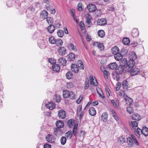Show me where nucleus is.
<instances>
[{"label":"nucleus","mask_w":148,"mask_h":148,"mask_svg":"<svg viewBox=\"0 0 148 148\" xmlns=\"http://www.w3.org/2000/svg\"><path fill=\"white\" fill-rule=\"evenodd\" d=\"M127 63V60L125 58L123 59L120 62V65L119 67V69H117V73L120 74L123 72H126L129 71V69L131 68L128 65Z\"/></svg>","instance_id":"obj_1"},{"label":"nucleus","mask_w":148,"mask_h":148,"mask_svg":"<svg viewBox=\"0 0 148 148\" xmlns=\"http://www.w3.org/2000/svg\"><path fill=\"white\" fill-rule=\"evenodd\" d=\"M63 96L64 98H70L71 99L75 98V95L72 91H69L67 90H64L63 92Z\"/></svg>","instance_id":"obj_2"},{"label":"nucleus","mask_w":148,"mask_h":148,"mask_svg":"<svg viewBox=\"0 0 148 148\" xmlns=\"http://www.w3.org/2000/svg\"><path fill=\"white\" fill-rule=\"evenodd\" d=\"M130 60L127 62L128 65L130 67H133L135 64V62L134 60L137 58V57L136 55L134 53L132 54L131 56H130Z\"/></svg>","instance_id":"obj_3"},{"label":"nucleus","mask_w":148,"mask_h":148,"mask_svg":"<svg viewBox=\"0 0 148 148\" xmlns=\"http://www.w3.org/2000/svg\"><path fill=\"white\" fill-rule=\"evenodd\" d=\"M133 67L131 68H129V71L128 72H130L131 75L132 76H134L137 75L139 74L140 72V70L139 69L137 68H133Z\"/></svg>","instance_id":"obj_4"},{"label":"nucleus","mask_w":148,"mask_h":148,"mask_svg":"<svg viewBox=\"0 0 148 148\" xmlns=\"http://www.w3.org/2000/svg\"><path fill=\"white\" fill-rule=\"evenodd\" d=\"M46 140L49 143H54L56 140V138L54 136L50 134H48L46 137Z\"/></svg>","instance_id":"obj_5"},{"label":"nucleus","mask_w":148,"mask_h":148,"mask_svg":"<svg viewBox=\"0 0 148 148\" xmlns=\"http://www.w3.org/2000/svg\"><path fill=\"white\" fill-rule=\"evenodd\" d=\"M90 84L94 86H97L98 83L95 77L93 76H90Z\"/></svg>","instance_id":"obj_6"},{"label":"nucleus","mask_w":148,"mask_h":148,"mask_svg":"<svg viewBox=\"0 0 148 148\" xmlns=\"http://www.w3.org/2000/svg\"><path fill=\"white\" fill-rule=\"evenodd\" d=\"M93 46H96L98 47L100 51H103L104 49V46L103 43H101L99 42H95L93 43Z\"/></svg>","instance_id":"obj_7"},{"label":"nucleus","mask_w":148,"mask_h":148,"mask_svg":"<svg viewBox=\"0 0 148 148\" xmlns=\"http://www.w3.org/2000/svg\"><path fill=\"white\" fill-rule=\"evenodd\" d=\"M53 134L56 136L58 137L62 135L63 132L62 130L60 128H54Z\"/></svg>","instance_id":"obj_8"},{"label":"nucleus","mask_w":148,"mask_h":148,"mask_svg":"<svg viewBox=\"0 0 148 148\" xmlns=\"http://www.w3.org/2000/svg\"><path fill=\"white\" fill-rule=\"evenodd\" d=\"M87 8L89 12H93L97 10L96 6L92 4H90L88 5Z\"/></svg>","instance_id":"obj_9"},{"label":"nucleus","mask_w":148,"mask_h":148,"mask_svg":"<svg viewBox=\"0 0 148 148\" xmlns=\"http://www.w3.org/2000/svg\"><path fill=\"white\" fill-rule=\"evenodd\" d=\"M58 116L60 119H64L66 116L65 111L63 110H60L58 112Z\"/></svg>","instance_id":"obj_10"},{"label":"nucleus","mask_w":148,"mask_h":148,"mask_svg":"<svg viewBox=\"0 0 148 148\" xmlns=\"http://www.w3.org/2000/svg\"><path fill=\"white\" fill-rule=\"evenodd\" d=\"M71 69L72 72L76 73L79 72V67L78 65L75 64H73L71 65Z\"/></svg>","instance_id":"obj_11"},{"label":"nucleus","mask_w":148,"mask_h":148,"mask_svg":"<svg viewBox=\"0 0 148 148\" xmlns=\"http://www.w3.org/2000/svg\"><path fill=\"white\" fill-rule=\"evenodd\" d=\"M107 23V21L105 18H101L97 21V24L99 25H103Z\"/></svg>","instance_id":"obj_12"},{"label":"nucleus","mask_w":148,"mask_h":148,"mask_svg":"<svg viewBox=\"0 0 148 148\" xmlns=\"http://www.w3.org/2000/svg\"><path fill=\"white\" fill-rule=\"evenodd\" d=\"M47 107L49 110H53L56 107V104L52 102H48L47 104H46Z\"/></svg>","instance_id":"obj_13"},{"label":"nucleus","mask_w":148,"mask_h":148,"mask_svg":"<svg viewBox=\"0 0 148 148\" xmlns=\"http://www.w3.org/2000/svg\"><path fill=\"white\" fill-rule=\"evenodd\" d=\"M129 125L132 130H134L138 126V123L136 121H130Z\"/></svg>","instance_id":"obj_14"},{"label":"nucleus","mask_w":148,"mask_h":148,"mask_svg":"<svg viewBox=\"0 0 148 148\" xmlns=\"http://www.w3.org/2000/svg\"><path fill=\"white\" fill-rule=\"evenodd\" d=\"M56 128L60 129L62 128L64 126V123L62 121L59 120L56 121Z\"/></svg>","instance_id":"obj_15"},{"label":"nucleus","mask_w":148,"mask_h":148,"mask_svg":"<svg viewBox=\"0 0 148 148\" xmlns=\"http://www.w3.org/2000/svg\"><path fill=\"white\" fill-rule=\"evenodd\" d=\"M52 69L54 71L58 72L60 70V66L58 64H55L53 65Z\"/></svg>","instance_id":"obj_16"},{"label":"nucleus","mask_w":148,"mask_h":148,"mask_svg":"<svg viewBox=\"0 0 148 148\" xmlns=\"http://www.w3.org/2000/svg\"><path fill=\"white\" fill-rule=\"evenodd\" d=\"M55 29V27L53 25H49L47 28V31L49 33L51 34L53 33L54 32Z\"/></svg>","instance_id":"obj_17"},{"label":"nucleus","mask_w":148,"mask_h":148,"mask_svg":"<svg viewBox=\"0 0 148 148\" xmlns=\"http://www.w3.org/2000/svg\"><path fill=\"white\" fill-rule=\"evenodd\" d=\"M139 34V32L137 29H134L132 30L131 35L134 37H136L138 36Z\"/></svg>","instance_id":"obj_18"},{"label":"nucleus","mask_w":148,"mask_h":148,"mask_svg":"<svg viewBox=\"0 0 148 148\" xmlns=\"http://www.w3.org/2000/svg\"><path fill=\"white\" fill-rule=\"evenodd\" d=\"M142 134L145 136H148V128L146 126L143 127L141 130Z\"/></svg>","instance_id":"obj_19"},{"label":"nucleus","mask_w":148,"mask_h":148,"mask_svg":"<svg viewBox=\"0 0 148 148\" xmlns=\"http://www.w3.org/2000/svg\"><path fill=\"white\" fill-rule=\"evenodd\" d=\"M141 130L139 127L135 128L134 130H132L134 132L135 134L139 138L140 137V134L141 132Z\"/></svg>","instance_id":"obj_20"},{"label":"nucleus","mask_w":148,"mask_h":148,"mask_svg":"<svg viewBox=\"0 0 148 148\" xmlns=\"http://www.w3.org/2000/svg\"><path fill=\"white\" fill-rule=\"evenodd\" d=\"M109 67L111 70H116L117 68L118 65L116 62H113L110 64L109 65Z\"/></svg>","instance_id":"obj_21"},{"label":"nucleus","mask_w":148,"mask_h":148,"mask_svg":"<svg viewBox=\"0 0 148 148\" xmlns=\"http://www.w3.org/2000/svg\"><path fill=\"white\" fill-rule=\"evenodd\" d=\"M115 59L117 61H119L123 58V54L121 53H118L114 56Z\"/></svg>","instance_id":"obj_22"},{"label":"nucleus","mask_w":148,"mask_h":148,"mask_svg":"<svg viewBox=\"0 0 148 148\" xmlns=\"http://www.w3.org/2000/svg\"><path fill=\"white\" fill-rule=\"evenodd\" d=\"M89 113L90 115L93 116H95L96 114L95 108L93 107H91L89 109Z\"/></svg>","instance_id":"obj_23"},{"label":"nucleus","mask_w":148,"mask_h":148,"mask_svg":"<svg viewBox=\"0 0 148 148\" xmlns=\"http://www.w3.org/2000/svg\"><path fill=\"white\" fill-rule=\"evenodd\" d=\"M119 49L118 47L117 46H115L112 48V52L113 54L115 55L116 54H117L119 53Z\"/></svg>","instance_id":"obj_24"},{"label":"nucleus","mask_w":148,"mask_h":148,"mask_svg":"<svg viewBox=\"0 0 148 148\" xmlns=\"http://www.w3.org/2000/svg\"><path fill=\"white\" fill-rule=\"evenodd\" d=\"M108 117V114L106 112L103 113L101 116V119L104 122H106L107 121Z\"/></svg>","instance_id":"obj_25"},{"label":"nucleus","mask_w":148,"mask_h":148,"mask_svg":"<svg viewBox=\"0 0 148 148\" xmlns=\"http://www.w3.org/2000/svg\"><path fill=\"white\" fill-rule=\"evenodd\" d=\"M127 143L129 146L131 147L133 146L134 143V140L132 139L130 137H128L127 138Z\"/></svg>","instance_id":"obj_26"},{"label":"nucleus","mask_w":148,"mask_h":148,"mask_svg":"<svg viewBox=\"0 0 148 148\" xmlns=\"http://www.w3.org/2000/svg\"><path fill=\"white\" fill-rule=\"evenodd\" d=\"M58 51L60 54L62 55H65L66 52V49L63 47H60L58 50Z\"/></svg>","instance_id":"obj_27"},{"label":"nucleus","mask_w":148,"mask_h":148,"mask_svg":"<svg viewBox=\"0 0 148 148\" xmlns=\"http://www.w3.org/2000/svg\"><path fill=\"white\" fill-rule=\"evenodd\" d=\"M58 62L61 65L64 66L66 63V61L64 58H61L58 59Z\"/></svg>","instance_id":"obj_28"},{"label":"nucleus","mask_w":148,"mask_h":148,"mask_svg":"<svg viewBox=\"0 0 148 148\" xmlns=\"http://www.w3.org/2000/svg\"><path fill=\"white\" fill-rule=\"evenodd\" d=\"M132 119L134 120L139 121L141 119L140 116L137 114H133L132 116Z\"/></svg>","instance_id":"obj_29"},{"label":"nucleus","mask_w":148,"mask_h":148,"mask_svg":"<svg viewBox=\"0 0 148 148\" xmlns=\"http://www.w3.org/2000/svg\"><path fill=\"white\" fill-rule=\"evenodd\" d=\"M125 99L126 104L129 105L130 106H131V105L133 102V100L132 99L128 97H127Z\"/></svg>","instance_id":"obj_30"},{"label":"nucleus","mask_w":148,"mask_h":148,"mask_svg":"<svg viewBox=\"0 0 148 148\" xmlns=\"http://www.w3.org/2000/svg\"><path fill=\"white\" fill-rule=\"evenodd\" d=\"M74 120L73 119H70L67 122V125L69 127H71L73 125Z\"/></svg>","instance_id":"obj_31"},{"label":"nucleus","mask_w":148,"mask_h":148,"mask_svg":"<svg viewBox=\"0 0 148 148\" xmlns=\"http://www.w3.org/2000/svg\"><path fill=\"white\" fill-rule=\"evenodd\" d=\"M48 13L46 10H43L42 11L40 14L41 16L44 19L46 18L48 16Z\"/></svg>","instance_id":"obj_32"},{"label":"nucleus","mask_w":148,"mask_h":148,"mask_svg":"<svg viewBox=\"0 0 148 148\" xmlns=\"http://www.w3.org/2000/svg\"><path fill=\"white\" fill-rule=\"evenodd\" d=\"M122 42L124 45H128L130 44V40L128 38H125L123 39Z\"/></svg>","instance_id":"obj_33"},{"label":"nucleus","mask_w":148,"mask_h":148,"mask_svg":"<svg viewBox=\"0 0 148 148\" xmlns=\"http://www.w3.org/2000/svg\"><path fill=\"white\" fill-rule=\"evenodd\" d=\"M131 136V137H130L132 139L134 140V141L135 145L137 146H138L139 145V144L137 140L136 139L135 136L133 134H132Z\"/></svg>","instance_id":"obj_34"},{"label":"nucleus","mask_w":148,"mask_h":148,"mask_svg":"<svg viewBox=\"0 0 148 148\" xmlns=\"http://www.w3.org/2000/svg\"><path fill=\"white\" fill-rule=\"evenodd\" d=\"M56 39L53 36H51L49 38V41L50 43L52 44H55Z\"/></svg>","instance_id":"obj_35"},{"label":"nucleus","mask_w":148,"mask_h":148,"mask_svg":"<svg viewBox=\"0 0 148 148\" xmlns=\"http://www.w3.org/2000/svg\"><path fill=\"white\" fill-rule=\"evenodd\" d=\"M69 60L70 61H73L75 59V55L73 53H71L68 55Z\"/></svg>","instance_id":"obj_36"},{"label":"nucleus","mask_w":148,"mask_h":148,"mask_svg":"<svg viewBox=\"0 0 148 148\" xmlns=\"http://www.w3.org/2000/svg\"><path fill=\"white\" fill-rule=\"evenodd\" d=\"M98 36L100 38H103L105 36V33L103 30H100L98 32Z\"/></svg>","instance_id":"obj_37"},{"label":"nucleus","mask_w":148,"mask_h":148,"mask_svg":"<svg viewBox=\"0 0 148 148\" xmlns=\"http://www.w3.org/2000/svg\"><path fill=\"white\" fill-rule=\"evenodd\" d=\"M122 86L125 89H127L128 88V82L126 80H124L122 82Z\"/></svg>","instance_id":"obj_38"},{"label":"nucleus","mask_w":148,"mask_h":148,"mask_svg":"<svg viewBox=\"0 0 148 148\" xmlns=\"http://www.w3.org/2000/svg\"><path fill=\"white\" fill-rule=\"evenodd\" d=\"M63 41L62 40L60 39H56V43L55 44L58 46H62L63 44Z\"/></svg>","instance_id":"obj_39"},{"label":"nucleus","mask_w":148,"mask_h":148,"mask_svg":"<svg viewBox=\"0 0 148 148\" xmlns=\"http://www.w3.org/2000/svg\"><path fill=\"white\" fill-rule=\"evenodd\" d=\"M77 125L75 124L73 128V134L75 136L77 134Z\"/></svg>","instance_id":"obj_40"},{"label":"nucleus","mask_w":148,"mask_h":148,"mask_svg":"<svg viewBox=\"0 0 148 148\" xmlns=\"http://www.w3.org/2000/svg\"><path fill=\"white\" fill-rule=\"evenodd\" d=\"M37 34V35H41V38H42V39L41 38H40V39H41L42 41L43 42H42L44 43V41L45 40V37H46V35L45 33H40V32H38L35 34Z\"/></svg>","instance_id":"obj_41"},{"label":"nucleus","mask_w":148,"mask_h":148,"mask_svg":"<svg viewBox=\"0 0 148 148\" xmlns=\"http://www.w3.org/2000/svg\"><path fill=\"white\" fill-rule=\"evenodd\" d=\"M68 47L69 48L71 49L74 51H76L77 50L76 47L72 43H69L68 45Z\"/></svg>","instance_id":"obj_42"},{"label":"nucleus","mask_w":148,"mask_h":148,"mask_svg":"<svg viewBox=\"0 0 148 148\" xmlns=\"http://www.w3.org/2000/svg\"><path fill=\"white\" fill-rule=\"evenodd\" d=\"M73 133L71 131H69L66 133V136L67 138L71 139L72 137Z\"/></svg>","instance_id":"obj_43"},{"label":"nucleus","mask_w":148,"mask_h":148,"mask_svg":"<svg viewBox=\"0 0 148 148\" xmlns=\"http://www.w3.org/2000/svg\"><path fill=\"white\" fill-rule=\"evenodd\" d=\"M79 68L80 69H84V66L81 60H78L77 62Z\"/></svg>","instance_id":"obj_44"},{"label":"nucleus","mask_w":148,"mask_h":148,"mask_svg":"<svg viewBox=\"0 0 148 148\" xmlns=\"http://www.w3.org/2000/svg\"><path fill=\"white\" fill-rule=\"evenodd\" d=\"M57 34L58 37L61 38L63 36L64 33L63 31L60 29L58 30Z\"/></svg>","instance_id":"obj_45"},{"label":"nucleus","mask_w":148,"mask_h":148,"mask_svg":"<svg viewBox=\"0 0 148 148\" xmlns=\"http://www.w3.org/2000/svg\"><path fill=\"white\" fill-rule=\"evenodd\" d=\"M66 141V138L65 137L62 136L60 139V142L61 144L62 145H64Z\"/></svg>","instance_id":"obj_46"},{"label":"nucleus","mask_w":148,"mask_h":148,"mask_svg":"<svg viewBox=\"0 0 148 148\" xmlns=\"http://www.w3.org/2000/svg\"><path fill=\"white\" fill-rule=\"evenodd\" d=\"M77 9L78 11H82L84 9L83 7L82 6V4L81 3H79L77 6Z\"/></svg>","instance_id":"obj_47"},{"label":"nucleus","mask_w":148,"mask_h":148,"mask_svg":"<svg viewBox=\"0 0 148 148\" xmlns=\"http://www.w3.org/2000/svg\"><path fill=\"white\" fill-rule=\"evenodd\" d=\"M72 73L71 71H68L67 72L66 74V78L68 79H71L72 76Z\"/></svg>","instance_id":"obj_48"},{"label":"nucleus","mask_w":148,"mask_h":148,"mask_svg":"<svg viewBox=\"0 0 148 148\" xmlns=\"http://www.w3.org/2000/svg\"><path fill=\"white\" fill-rule=\"evenodd\" d=\"M46 19L49 25H52V24L53 23V20L52 18H51V17H47L46 18Z\"/></svg>","instance_id":"obj_49"},{"label":"nucleus","mask_w":148,"mask_h":148,"mask_svg":"<svg viewBox=\"0 0 148 148\" xmlns=\"http://www.w3.org/2000/svg\"><path fill=\"white\" fill-rule=\"evenodd\" d=\"M103 73L105 79H107L108 78V75L110 74L109 72L106 70L105 71H103Z\"/></svg>","instance_id":"obj_50"},{"label":"nucleus","mask_w":148,"mask_h":148,"mask_svg":"<svg viewBox=\"0 0 148 148\" xmlns=\"http://www.w3.org/2000/svg\"><path fill=\"white\" fill-rule=\"evenodd\" d=\"M78 135L79 136L82 137L83 138L85 137V132L84 131L82 130L80 131V133H78Z\"/></svg>","instance_id":"obj_51"},{"label":"nucleus","mask_w":148,"mask_h":148,"mask_svg":"<svg viewBox=\"0 0 148 148\" xmlns=\"http://www.w3.org/2000/svg\"><path fill=\"white\" fill-rule=\"evenodd\" d=\"M131 106H130L129 107H127V112L130 114H132L134 112L132 108L130 107Z\"/></svg>","instance_id":"obj_52"},{"label":"nucleus","mask_w":148,"mask_h":148,"mask_svg":"<svg viewBox=\"0 0 148 148\" xmlns=\"http://www.w3.org/2000/svg\"><path fill=\"white\" fill-rule=\"evenodd\" d=\"M89 82L88 81H86L84 88L85 90H87L88 89L89 87Z\"/></svg>","instance_id":"obj_53"},{"label":"nucleus","mask_w":148,"mask_h":148,"mask_svg":"<svg viewBox=\"0 0 148 148\" xmlns=\"http://www.w3.org/2000/svg\"><path fill=\"white\" fill-rule=\"evenodd\" d=\"M111 102L114 107L116 108H118V104L117 103H116L114 100H112Z\"/></svg>","instance_id":"obj_54"},{"label":"nucleus","mask_w":148,"mask_h":148,"mask_svg":"<svg viewBox=\"0 0 148 148\" xmlns=\"http://www.w3.org/2000/svg\"><path fill=\"white\" fill-rule=\"evenodd\" d=\"M67 86L68 88H71L73 86V84L71 82H69L67 84Z\"/></svg>","instance_id":"obj_55"},{"label":"nucleus","mask_w":148,"mask_h":148,"mask_svg":"<svg viewBox=\"0 0 148 148\" xmlns=\"http://www.w3.org/2000/svg\"><path fill=\"white\" fill-rule=\"evenodd\" d=\"M97 93L99 95L100 97H101V98L103 99L105 97L104 95V94L103 93V92H102V91H101V92L100 93L98 91H97Z\"/></svg>","instance_id":"obj_56"},{"label":"nucleus","mask_w":148,"mask_h":148,"mask_svg":"<svg viewBox=\"0 0 148 148\" xmlns=\"http://www.w3.org/2000/svg\"><path fill=\"white\" fill-rule=\"evenodd\" d=\"M28 27L31 29H34L35 28V26L34 23H31L29 25Z\"/></svg>","instance_id":"obj_57"},{"label":"nucleus","mask_w":148,"mask_h":148,"mask_svg":"<svg viewBox=\"0 0 148 148\" xmlns=\"http://www.w3.org/2000/svg\"><path fill=\"white\" fill-rule=\"evenodd\" d=\"M83 99V97L82 96H80L79 97L78 99L76 101V103L77 104H79L80 103L81 100Z\"/></svg>","instance_id":"obj_58"},{"label":"nucleus","mask_w":148,"mask_h":148,"mask_svg":"<svg viewBox=\"0 0 148 148\" xmlns=\"http://www.w3.org/2000/svg\"><path fill=\"white\" fill-rule=\"evenodd\" d=\"M44 148H51V145L48 144H46L44 145Z\"/></svg>","instance_id":"obj_59"},{"label":"nucleus","mask_w":148,"mask_h":148,"mask_svg":"<svg viewBox=\"0 0 148 148\" xmlns=\"http://www.w3.org/2000/svg\"><path fill=\"white\" fill-rule=\"evenodd\" d=\"M125 138L124 137H121L120 138V142H121L122 143H124L125 142Z\"/></svg>","instance_id":"obj_60"},{"label":"nucleus","mask_w":148,"mask_h":148,"mask_svg":"<svg viewBox=\"0 0 148 148\" xmlns=\"http://www.w3.org/2000/svg\"><path fill=\"white\" fill-rule=\"evenodd\" d=\"M117 86L116 87V91H118L120 89L121 86V84L118 83L117 85Z\"/></svg>","instance_id":"obj_61"},{"label":"nucleus","mask_w":148,"mask_h":148,"mask_svg":"<svg viewBox=\"0 0 148 148\" xmlns=\"http://www.w3.org/2000/svg\"><path fill=\"white\" fill-rule=\"evenodd\" d=\"M70 12L72 15V16L73 17L75 16V11L74 10L72 9L71 10Z\"/></svg>","instance_id":"obj_62"},{"label":"nucleus","mask_w":148,"mask_h":148,"mask_svg":"<svg viewBox=\"0 0 148 148\" xmlns=\"http://www.w3.org/2000/svg\"><path fill=\"white\" fill-rule=\"evenodd\" d=\"M28 9L32 12H33L35 11V8L33 6H30L28 8Z\"/></svg>","instance_id":"obj_63"},{"label":"nucleus","mask_w":148,"mask_h":148,"mask_svg":"<svg viewBox=\"0 0 148 148\" xmlns=\"http://www.w3.org/2000/svg\"><path fill=\"white\" fill-rule=\"evenodd\" d=\"M79 26L80 27H82V29H83V28H84V24L82 21H81L80 22V23L79 24Z\"/></svg>","instance_id":"obj_64"}]
</instances>
